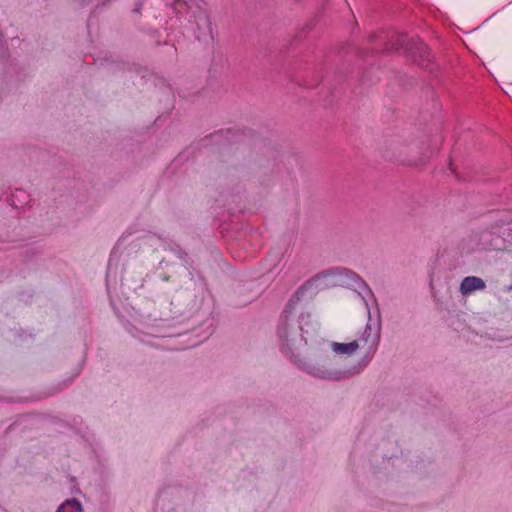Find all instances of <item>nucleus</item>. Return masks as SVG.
<instances>
[{
    "instance_id": "nucleus-1",
    "label": "nucleus",
    "mask_w": 512,
    "mask_h": 512,
    "mask_svg": "<svg viewBox=\"0 0 512 512\" xmlns=\"http://www.w3.org/2000/svg\"><path fill=\"white\" fill-rule=\"evenodd\" d=\"M484 288L485 282L481 278L475 276L464 278L460 286V290L463 294H468L476 290H482Z\"/></svg>"
},
{
    "instance_id": "nucleus-2",
    "label": "nucleus",
    "mask_w": 512,
    "mask_h": 512,
    "mask_svg": "<svg viewBox=\"0 0 512 512\" xmlns=\"http://www.w3.org/2000/svg\"><path fill=\"white\" fill-rule=\"evenodd\" d=\"M333 351L339 354H352L358 349L357 342L353 341L350 343H334Z\"/></svg>"
},
{
    "instance_id": "nucleus-3",
    "label": "nucleus",
    "mask_w": 512,
    "mask_h": 512,
    "mask_svg": "<svg viewBox=\"0 0 512 512\" xmlns=\"http://www.w3.org/2000/svg\"><path fill=\"white\" fill-rule=\"evenodd\" d=\"M58 512H82V507L77 501H67L59 508Z\"/></svg>"
}]
</instances>
